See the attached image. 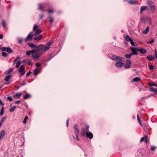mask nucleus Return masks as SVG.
Here are the masks:
<instances>
[{"label":"nucleus","instance_id":"nucleus-1","mask_svg":"<svg viewBox=\"0 0 157 157\" xmlns=\"http://www.w3.org/2000/svg\"><path fill=\"white\" fill-rule=\"evenodd\" d=\"M52 41H50L45 46L43 44L39 45L36 48L37 52H39L41 54L42 53L44 52L49 49L50 46L52 45Z\"/></svg>","mask_w":157,"mask_h":157},{"label":"nucleus","instance_id":"nucleus-2","mask_svg":"<svg viewBox=\"0 0 157 157\" xmlns=\"http://www.w3.org/2000/svg\"><path fill=\"white\" fill-rule=\"evenodd\" d=\"M147 4L150 7L151 12L152 13H154L156 9L153 2L151 0H148L147 2Z\"/></svg>","mask_w":157,"mask_h":157},{"label":"nucleus","instance_id":"nucleus-3","mask_svg":"<svg viewBox=\"0 0 157 157\" xmlns=\"http://www.w3.org/2000/svg\"><path fill=\"white\" fill-rule=\"evenodd\" d=\"M111 59L113 60L116 61L117 62H121L123 61L122 60V58L121 57L117 56H112Z\"/></svg>","mask_w":157,"mask_h":157},{"label":"nucleus","instance_id":"nucleus-4","mask_svg":"<svg viewBox=\"0 0 157 157\" xmlns=\"http://www.w3.org/2000/svg\"><path fill=\"white\" fill-rule=\"evenodd\" d=\"M74 128L75 129V134L76 136V139L79 141V139L78 138V135L79 134V131L77 128V126L76 124H75L74 126Z\"/></svg>","mask_w":157,"mask_h":157},{"label":"nucleus","instance_id":"nucleus-5","mask_svg":"<svg viewBox=\"0 0 157 157\" xmlns=\"http://www.w3.org/2000/svg\"><path fill=\"white\" fill-rule=\"evenodd\" d=\"M131 51L132 52L131 54L132 55H138V51H139V48L132 47L130 49Z\"/></svg>","mask_w":157,"mask_h":157},{"label":"nucleus","instance_id":"nucleus-6","mask_svg":"<svg viewBox=\"0 0 157 157\" xmlns=\"http://www.w3.org/2000/svg\"><path fill=\"white\" fill-rule=\"evenodd\" d=\"M41 55L39 52H36L35 53L32 54V57L36 60L40 58Z\"/></svg>","mask_w":157,"mask_h":157},{"label":"nucleus","instance_id":"nucleus-7","mask_svg":"<svg viewBox=\"0 0 157 157\" xmlns=\"http://www.w3.org/2000/svg\"><path fill=\"white\" fill-rule=\"evenodd\" d=\"M131 63L130 60H127L126 61L125 64L124 65V67L126 69H129L131 66Z\"/></svg>","mask_w":157,"mask_h":157},{"label":"nucleus","instance_id":"nucleus-8","mask_svg":"<svg viewBox=\"0 0 157 157\" xmlns=\"http://www.w3.org/2000/svg\"><path fill=\"white\" fill-rule=\"evenodd\" d=\"M33 35L32 34V33L30 32L28 35L27 37L25 40V41L27 42L29 40H30L32 39Z\"/></svg>","mask_w":157,"mask_h":157},{"label":"nucleus","instance_id":"nucleus-9","mask_svg":"<svg viewBox=\"0 0 157 157\" xmlns=\"http://www.w3.org/2000/svg\"><path fill=\"white\" fill-rule=\"evenodd\" d=\"M5 131L4 130H2L0 133V141L5 137Z\"/></svg>","mask_w":157,"mask_h":157},{"label":"nucleus","instance_id":"nucleus-10","mask_svg":"<svg viewBox=\"0 0 157 157\" xmlns=\"http://www.w3.org/2000/svg\"><path fill=\"white\" fill-rule=\"evenodd\" d=\"M86 137L90 139H92L93 137V135L90 132H86Z\"/></svg>","mask_w":157,"mask_h":157},{"label":"nucleus","instance_id":"nucleus-11","mask_svg":"<svg viewBox=\"0 0 157 157\" xmlns=\"http://www.w3.org/2000/svg\"><path fill=\"white\" fill-rule=\"evenodd\" d=\"M128 2L130 4L133 5H136L138 3V2L136 0H130Z\"/></svg>","mask_w":157,"mask_h":157},{"label":"nucleus","instance_id":"nucleus-12","mask_svg":"<svg viewBox=\"0 0 157 157\" xmlns=\"http://www.w3.org/2000/svg\"><path fill=\"white\" fill-rule=\"evenodd\" d=\"M124 64L123 63L121 62H119L115 64V66L116 67L118 68H120L122 67Z\"/></svg>","mask_w":157,"mask_h":157},{"label":"nucleus","instance_id":"nucleus-13","mask_svg":"<svg viewBox=\"0 0 157 157\" xmlns=\"http://www.w3.org/2000/svg\"><path fill=\"white\" fill-rule=\"evenodd\" d=\"M21 93H17L16 94L13 95V97L15 99H18L20 98L21 96Z\"/></svg>","mask_w":157,"mask_h":157},{"label":"nucleus","instance_id":"nucleus-14","mask_svg":"<svg viewBox=\"0 0 157 157\" xmlns=\"http://www.w3.org/2000/svg\"><path fill=\"white\" fill-rule=\"evenodd\" d=\"M147 58L150 61H152L155 59L154 57L151 55H148L147 57Z\"/></svg>","mask_w":157,"mask_h":157},{"label":"nucleus","instance_id":"nucleus-15","mask_svg":"<svg viewBox=\"0 0 157 157\" xmlns=\"http://www.w3.org/2000/svg\"><path fill=\"white\" fill-rule=\"evenodd\" d=\"M27 44L29 46L32 48H36L37 47V46L32 43H28Z\"/></svg>","mask_w":157,"mask_h":157},{"label":"nucleus","instance_id":"nucleus-16","mask_svg":"<svg viewBox=\"0 0 157 157\" xmlns=\"http://www.w3.org/2000/svg\"><path fill=\"white\" fill-rule=\"evenodd\" d=\"M147 6H141L140 10V14H141L143 11L147 10Z\"/></svg>","mask_w":157,"mask_h":157},{"label":"nucleus","instance_id":"nucleus-17","mask_svg":"<svg viewBox=\"0 0 157 157\" xmlns=\"http://www.w3.org/2000/svg\"><path fill=\"white\" fill-rule=\"evenodd\" d=\"M42 35H40L34 39V42L35 43L37 42L38 41L40 40L42 38Z\"/></svg>","mask_w":157,"mask_h":157},{"label":"nucleus","instance_id":"nucleus-18","mask_svg":"<svg viewBox=\"0 0 157 157\" xmlns=\"http://www.w3.org/2000/svg\"><path fill=\"white\" fill-rule=\"evenodd\" d=\"M139 51L141 53L144 54L146 52V51L143 48L139 49Z\"/></svg>","mask_w":157,"mask_h":157},{"label":"nucleus","instance_id":"nucleus-19","mask_svg":"<svg viewBox=\"0 0 157 157\" xmlns=\"http://www.w3.org/2000/svg\"><path fill=\"white\" fill-rule=\"evenodd\" d=\"M18 71L19 72L25 71V67L24 65H21L19 68Z\"/></svg>","mask_w":157,"mask_h":157},{"label":"nucleus","instance_id":"nucleus-20","mask_svg":"<svg viewBox=\"0 0 157 157\" xmlns=\"http://www.w3.org/2000/svg\"><path fill=\"white\" fill-rule=\"evenodd\" d=\"M149 27H146V29H145L143 32V33L144 34H147L149 32Z\"/></svg>","mask_w":157,"mask_h":157},{"label":"nucleus","instance_id":"nucleus-21","mask_svg":"<svg viewBox=\"0 0 157 157\" xmlns=\"http://www.w3.org/2000/svg\"><path fill=\"white\" fill-rule=\"evenodd\" d=\"M150 90L155 93H157V89L154 87L151 88Z\"/></svg>","mask_w":157,"mask_h":157},{"label":"nucleus","instance_id":"nucleus-22","mask_svg":"<svg viewBox=\"0 0 157 157\" xmlns=\"http://www.w3.org/2000/svg\"><path fill=\"white\" fill-rule=\"evenodd\" d=\"M24 63H27L28 65H31V60H29L28 59H25L24 60Z\"/></svg>","mask_w":157,"mask_h":157},{"label":"nucleus","instance_id":"nucleus-23","mask_svg":"<svg viewBox=\"0 0 157 157\" xmlns=\"http://www.w3.org/2000/svg\"><path fill=\"white\" fill-rule=\"evenodd\" d=\"M86 131L85 129L83 128H82L81 130V134L82 136H84L86 134Z\"/></svg>","mask_w":157,"mask_h":157},{"label":"nucleus","instance_id":"nucleus-24","mask_svg":"<svg viewBox=\"0 0 157 157\" xmlns=\"http://www.w3.org/2000/svg\"><path fill=\"white\" fill-rule=\"evenodd\" d=\"M42 31L41 29H38L36 30L35 32V35H39L40 33L42 32Z\"/></svg>","mask_w":157,"mask_h":157},{"label":"nucleus","instance_id":"nucleus-25","mask_svg":"<svg viewBox=\"0 0 157 157\" xmlns=\"http://www.w3.org/2000/svg\"><path fill=\"white\" fill-rule=\"evenodd\" d=\"M44 4H40L39 5V9L40 10H43L44 8Z\"/></svg>","mask_w":157,"mask_h":157},{"label":"nucleus","instance_id":"nucleus-26","mask_svg":"<svg viewBox=\"0 0 157 157\" xmlns=\"http://www.w3.org/2000/svg\"><path fill=\"white\" fill-rule=\"evenodd\" d=\"M6 51L9 53H11L13 52V51L11 48L7 47Z\"/></svg>","mask_w":157,"mask_h":157},{"label":"nucleus","instance_id":"nucleus-27","mask_svg":"<svg viewBox=\"0 0 157 157\" xmlns=\"http://www.w3.org/2000/svg\"><path fill=\"white\" fill-rule=\"evenodd\" d=\"M149 86L150 87H152V86H154L155 87H157V85L156 84H155L153 82H150L149 84Z\"/></svg>","mask_w":157,"mask_h":157},{"label":"nucleus","instance_id":"nucleus-28","mask_svg":"<svg viewBox=\"0 0 157 157\" xmlns=\"http://www.w3.org/2000/svg\"><path fill=\"white\" fill-rule=\"evenodd\" d=\"M125 39L126 41H130L131 39L128 35H127L125 37Z\"/></svg>","mask_w":157,"mask_h":157},{"label":"nucleus","instance_id":"nucleus-29","mask_svg":"<svg viewBox=\"0 0 157 157\" xmlns=\"http://www.w3.org/2000/svg\"><path fill=\"white\" fill-rule=\"evenodd\" d=\"M11 77V75H9L5 77L4 80L6 81H8L10 78Z\"/></svg>","mask_w":157,"mask_h":157},{"label":"nucleus","instance_id":"nucleus-30","mask_svg":"<svg viewBox=\"0 0 157 157\" xmlns=\"http://www.w3.org/2000/svg\"><path fill=\"white\" fill-rule=\"evenodd\" d=\"M21 63V61L20 60H19L16 63V67L18 68L19 67Z\"/></svg>","mask_w":157,"mask_h":157},{"label":"nucleus","instance_id":"nucleus-31","mask_svg":"<svg viewBox=\"0 0 157 157\" xmlns=\"http://www.w3.org/2000/svg\"><path fill=\"white\" fill-rule=\"evenodd\" d=\"M140 78L138 77H136L135 78H134L133 79V81L134 82H138L139 81H140Z\"/></svg>","mask_w":157,"mask_h":157},{"label":"nucleus","instance_id":"nucleus-32","mask_svg":"<svg viewBox=\"0 0 157 157\" xmlns=\"http://www.w3.org/2000/svg\"><path fill=\"white\" fill-rule=\"evenodd\" d=\"M16 108V107L15 106H13L12 107H11L10 109V111L11 112H13Z\"/></svg>","mask_w":157,"mask_h":157},{"label":"nucleus","instance_id":"nucleus-33","mask_svg":"<svg viewBox=\"0 0 157 157\" xmlns=\"http://www.w3.org/2000/svg\"><path fill=\"white\" fill-rule=\"evenodd\" d=\"M39 71V70L37 68L36 69L33 71L34 75H36L38 74Z\"/></svg>","mask_w":157,"mask_h":157},{"label":"nucleus","instance_id":"nucleus-34","mask_svg":"<svg viewBox=\"0 0 157 157\" xmlns=\"http://www.w3.org/2000/svg\"><path fill=\"white\" fill-rule=\"evenodd\" d=\"M30 52L32 54L35 53L36 52H37L36 48H35V49H33L31 51H30Z\"/></svg>","mask_w":157,"mask_h":157},{"label":"nucleus","instance_id":"nucleus-35","mask_svg":"<svg viewBox=\"0 0 157 157\" xmlns=\"http://www.w3.org/2000/svg\"><path fill=\"white\" fill-rule=\"evenodd\" d=\"M30 97V95L29 94H27L25 95L24 97V99H26L28 98H29Z\"/></svg>","mask_w":157,"mask_h":157},{"label":"nucleus","instance_id":"nucleus-36","mask_svg":"<svg viewBox=\"0 0 157 157\" xmlns=\"http://www.w3.org/2000/svg\"><path fill=\"white\" fill-rule=\"evenodd\" d=\"M132 54H131V53H130L129 54H126L125 55V57L127 58H130L131 56H132Z\"/></svg>","mask_w":157,"mask_h":157},{"label":"nucleus","instance_id":"nucleus-37","mask_svg":"<svg viewBox=\"0 0 157 157\" xmlns=\"http://www.w3.org/2000/svg\"><path fill=\"white\" fill-rule=\"evenodd\" d=\"M4 107L3 106L2 107V108L1 109L0 114L1 116H2L4 113Z\"/></svg>","mask_w":157,"mask_h":157},{"label":"nucleus","instance_id":"nucleus-38","mask_svg":"<svg viewBox=\"0 0 157 157\" xmlns=\"http://www.w3.org/2000/svg\"><path fill=\"white\" fill-rule=\"evenodd\" d=\"M2 24L3 27H6V25L5 21L4 20H2Z\"/></svg>","mask_w":157,"mask_h":157},{"label":"nucleus","instance_id":"nucleus-39","mask_svg":"<svg viewBox=\"0 0 157 157\" xmlns=\"http://www.w3.org/2000/svg\"><path fill=\"white\" fill-rule=\"evenodd\" d=\"M28 119V117L27 116H25L23 121V123L24 124H25L26 122V121Z\"/></svg>","mask_w":157,"mask_h":157},{"label":"nucleus","instance_id":"nucleus-40","mask_svg":"<svg viewBox=\"0 0 157 157\" xmlns=\"http://www.w3.org/2000/svg\"><path fill=\"white\" fill-rule=\"evenodd\" d=\"M137 119L139 123L140 124V125L141 126V123L140 122V118L139 116V115L138 114H137Z\"/></svg>","mask_w":157,"mask_h":157},{"label":"nucleus","instance_id":"nucleus-41","mask_svg":"<svg viewBox=\"0 0 157 157\" xmlns=\"http://www.w3.org/2000/svg\"><path fill=\"white\" fill-rule=\"evenodd\" d=\"M49 21L50 24H52L53 21V18L51 17H49Z\"/></svg>","mask_w":157,"mask_h":157},{"label":"nucleus","instance_id":"nucleus-42","mask_svg":"<svg viewBox=\"0 0 157 157\" xmlns=\"http://www.w3.org/2000/svg\"><path fill=\"white\" fill-rule=\"evenodd\" d=\"M20 58V57H16V58L13 63V65H14V64L17 61V60H18V59H19Z\"/></svg>","mask_w":157,"mask_h":157},{"label":"nucleus","instance_id":"nucleus-43","mask_svg":"<svg viewBox=\"0 0 157 157\" xmlns=\"http://www.w3.org/2000/svg\"><path fill=\"white\" fill-rule=\"evenodd\" d=\"M20 58V57H16V58L13 63V65H14V64L17 61V60H18V59H19Z\"/></svg>","mask_w":157,"mask_h":157},{"label":"nucleus","instance_id":"nucleus-44","mask_svg":"<svg viewBox=\"0 0 157 157\" xmlns=\"http://www.w3.org/2000/svg\"><path fill=\"white\" fill-rule=\"evenodd\" d=\"M26 55L28 56H29L31 55V54L30 51H27L26 53Z\"/></svg>","mask_w":157,"mask_h":157},{"label":"nucleus","instance_id":"nucleus-45","mask_svg":"<svg viewBox=\"0 0 157 157\" xmlns=\"http://www.w3.org/2000/svg\"><path fill=\"white\" fill-rule=\"evenodd\" d=\"M144 141L146 144H147L148 142L147 137L146 136H145V139Z\"/></svg>","mask_w":157,"mask_h":157},{"label":"nucleus","instance_id":"nucleus-46","mask_svg":"<svg viewBox=\"0 0 157 157\" xmlns=\"http://www.w3.org/2000/svg\"><path fill=\"white\" fill-rule=\"evenodd\" d=\"M38 28V26L36 25H35L33 27V30L34 31L36 30Z\"/></svg>","mask_w":157,"mask_h":157},{"label":"nucleus","instance_id":"nucleus-47","mask_svg":"<svg viewBox=\"0 0 157 157\" xmlns=\"http://www.w3.org/2000/svg\"><path fill=\"white\" fill-rule=\"evenodd\" d=\"M6 118V117L2 118L1 119V121H0V122H1V123H2L3 122H4Z\"/></svg>","mask_w":157,"mask_h":157},{"label":"nucleus","instance_id":"nucleus-48","mask_svg":"<svg viewBox=\"0 0 157 157\" xmlns=\"http://www.w3.org/2000/svg\"><path fill=\"white\" fill-rule=\"evenodd\" d=\"M7 99L9 101H13L12 98V97H10V96L7 97Z\"/></svg>","mask_w":157,"mask_h":157},{"label":"nucleus","instance_id":"nucleus-49","mask_svg":"<svg viewBox=\"0 0 157 157\" xmlns=\"http://www.w3.org/2000/svg\"><path fill=\"white\" fill-rule=\"evenodd\" d=\"M6 49H7V47H4L2 48L1 50H2V51H6Z\"/></svg>","mask_w":157,"mask_h":157},{"label":"nucleus","instance_id":"nucleus-50","mask_svg":"<svg viewBox=\"0 0 157 157\" xmlns=\"http://www.w3.org/2000/svg\"><path fill=\"white\" fill-rule=\"evenodd\" d=\"M89 126H86V128L85 130H86V132H88L89 131Z\"/></svg>","mask_w":157,"mask_h":157},{"label":"nucleus","instance_id":"nucleus-51","mask_svg":"<svg viewBox=\"0 0 157 157\" xmlns=\"http://www.w3.org/2000/svg\"><path fill=\"white\" fill-rule=\"evenodd\" d=\"M145 139V136L144 137H142L140 140V142H141L143 141L144 140V139Z\"/></svg>","mask_w":157,"mask_h":157},{"label":"nucleus","instance_id":"nucleus-52","mask_svg":"<svg viewBox=\"0 0 157 157\" xmlns=\"http://www.w3.org/2000/svg\"><path fill=\"white\" fill-rule=\"evenodd\" d=\"M154 68V67L153 65H151L149 67V69L151 70H153Z\"/></svg>","mask_w":157,"mask_h":157},{"label":"nucleus","instance_id":"nucleus-53","mask_svg":"<svg viewBox=\"0 0 157 157\" xmlns=\"http://www.w3.org/2000/svg\"><path fill=\"white\" fill-rule=\"evenodd\" d=\"M7 53L5 52H3L2 54V56L4 57H6L7 56Z\"/></svg>","mask_w":157,"mask_h":157},{"label":"nucleus","instance_id":"nucleus-54","mask_svg":"<svg viewBox=\"0 0 157 157\" xmlns=\"http://www.w3.org/2000/svg\"><path fill=\"white\" fill-rule=\"evenodd\" d=\"M130 41V43L131 45L132 46H134V43L132 40L131 39Z\"/></svg>","mask_w":157,"mask_h":157},{"label":"nucleus","instance_id":"nucleus-55","mask_svg":"<svg viewBox=\"0 0 157 157\" xmlns=\"http://www.w3.org/2000/svg\"><path fill=\"white\" fill-rule=\"evenodd\" d=\"M22 42V39L21 38L19 39L18 40V43L19 44H21Z\"/></svg>","mask_w":157,"mask_h":157},{"label":"nucleus","instance_id":"nucleus-56","mask_svg":"<svg viewBox=\"0 0 157 157\" xmlns=\"http://www.w3.org/2000/svg\"><path fill=\"white\" fill-rule=\"evenodd\" d=\"M26 84V82L25 81H24L21 84V86H23L25 85Z\"/></svg>","mask_w":157,"mask_h":157},{"label":"nucleus","instance_id":"nucleus-57","mask_svg":"<svg viewBox=\"0 0 157 157\" xmlns=\"http://www.w3.org/2000/svg\"><path fill=\"white\" fill-rule=\"evenodd\" d=\"M154 41H155V40L154 39H153L151 41H150L147 42V44H151V43H153L154 42Z\"/></svg>","mask_w":157,"mask_h":157},{"label":"nucleus","instance_id":"nucleus-58","mask_svg":"<svg viewBox=\"0 0 157 157\" xmlns=\"http://www.w3.org/2000/svg\"><path fill=\"white\" fill-rule=\"evenodd\" d=\"M156 148V147L155 146H151V149L152 151L154 150Z\"/></svg>","mask_w":157,"mask_h":157},{"label":"nucleus","instance_id":"nucleus-59","mask_svg":"<svg viewBox=\"0 0 157 157\" xmlns=\"http://www.w3.org/2000/svg\"><path fill=\"white\" fill-rule=\"evenodd\" d=\"M21 102V101L20 100L19 101H16L14 102V103L15 104H18L20 103Z\"/></svg>","mask_w":157,"mask_h":157},{"label":"nucleus","instance_id":"nucleus-60","mask_svg":"<svg viewBox=\"0 0 157 157\" xmlns=\"http://www.w3.org/2000/svg\"><path fill=\"white\" fill-rule=\"evenodd\" d=\"M40 65H41L40 64L38 63H36V66L37 67H39V66H40Z\"/></svg>","mask_w":157,"mask_h":157},{"label":"nucleus","instance_id":"nucleus-61","mask_svg":"<svg viewBox=\"0 0 157 157\" xmlns=\"http://www.w3.org/2000/svg\"><path fill=\"white\" fill-rule=\"evenodd\" d=\"M48 13H52L53 12V10H48Z\"/></svg>","mask_w":157,"mask_h":157},{"label":"nucleus","instance_id":"nucleus-62","mask_svg":"<svg viewBox=\"0 0 157 157\" xmlns=\"http://www.w3.org/2000/svg\"><path fill=\"white\" fill-rule=\"evenodd\" d=\"M31 72L30 71L28 72L26 75V76H27L31 74Z\"/></svg>","mask_w":157,"mask_h":157},{"label":"nucleus","instance_id":"nucleus-63","mask_svg":"<svg viewBox=\"0 0 157 157\" xmlns=\"http://www.w3.org/2000/svg\"><path fill=\"white\" fill-rule=\"evenodd\" d=\"M69 121V119H68L67 120V123H66V125H67V127H68V126Z\"/></svg>","mask_w":157,"mask_h":157},{"label":"nucleus","instance_id":"nucleus-64","mask_svg":"<svg viewBox=\"0 0 157 157\" xmlns=\"http://www.w3.org/2000/svg\"><path fill=\"white\" fill-rule=\"evenodd\" d=\"M21 72V75H24L25 74V71H23Z\"/></svg>","mask_w":157,"mask_h":157}]
</instances>
